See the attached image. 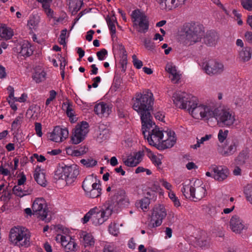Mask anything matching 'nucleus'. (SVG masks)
<instances>
[{
  "label": "nucleus",
  "instance_id": "e433bc0d",
  "mask_svg": "<svg viewBox=\"0 0 252 252\" xmlns=\"http://www.w3.org/2000/svg\"><path fill=\"white\" fill-rule=\"evenodd\" d=\"M46 73L42 69H37L32 75L33 79L36 83H40L45 80Z\"/></svg>",
  "mask_w": 252,
  "mask_h": 252
},
{
  "label": "nucleus",
  "instance_id": "37998d69",
  "mask_svg": "<svg viewBox=\"0 0 252 252\" xmlns=\"http://www.w3.org/2000/svg\"><path fill=\"white\" fill-rule=\"evenodd\" d=\"M108 230L109 232L114 236H117L119 233L118 224L115 222H111L109 224Z\"/></svg>",
  "mask_w": 252,
  "mask_h": 252
},
{
  "label": "nucleus",
  "instance_id": "6e6d98bb",
  "mask_svg": "<svg viewBox=\"0 0 252 252\" xmlns=\"http://www.w3.org/2000/svg\"><path fill=\"white\" fill-rule=\"evenodd\" d=\"M144 44L145 48L148 50H153L155 48L154 43L150 39H144Z\"/></svg>",
  "mask_w": 252,
  "mask_h": 252
},
{
  "label": "nucleus",
  "instance_id": "473e14b6",
  "mask_svg": "<svg viewBox=\"0 0 252 252\" xmlns=\"http://www.w3.org/2000/svg\"><path fill=\"white\" fill-rule=\"evenodd\" d=\"M194 185L195 184L192 186L189 184H182L183 187L181 188V191L186 198L191 200L193 191H194Z\"/></svg>",
  "mask_w": 252,
  "mask_h": 252
},
{
  "label": "nucleus",
  "instance_id": "603ef678",
  "mask_svg": "<svg viewBox=\"0 0 252 252\" xmlns=\"http://www.w3.org/2000/svg\"><path fill=\"white\" fill-rule=\"evenodd\" d=\"M228 131L227 130H225L223 131L222 129H220L219 131L218 138L219 141L222 143L224 140L226 138L227 136L228 135Z\"/></svg>",
  "mask_w": 252,
  "mask_h": 252
},
{
  "label": "nucleus",
  "instance_id": "6ab92c4d",
  "mask_svg": "<svg viewBox=\"0 0 252 252\" xmlns=\"http://www.w3.org/2000/svg\"><path fill=\"white\" fill-rule=\"evenodd\" d=\"M175 133L174 131H165L163 138L160 143L158 149H165L172 147L176 142Z\"/></svg>",
  "mask_w": 252,
  "mask_h": 252
},
{
  "label": "nucleus",
  "instance_id": "de8ad7c7",
  "mask_svg": "<svg viewBox=\"0 0 252 252\" xmlns=\"http://www.w3.org/2000/svg\"><path fill=\"white\" fill-rule=\"evenodd\" d=\"M96 210H98V209L96 207H94L92 209H91L84 217L82 219L83 223H86L90 220L92 221V217L94 212Z\"/></svg>",
  "mask_w": 252,
  "mask_h": 252
},
{
  "label": "nucleus",
  "instance_id": "864d4df0",
  "mask_svg": "<svg viewBox=\"0 0 252 252\" xmlns=\"http://www.w3.org/2000/svg\"><path fill=\"white\" fill-rule=\"evenodd\" d=\"M241 4L245 9L252 10V0H241Z\"/></svg>",
  "mask_w": 252,
  "mask_h": 252
},
{
  "label": "nucleus",
  "instance_id": "c756f323",
  "mask_svg": "<svg viewBox=\"0 0 252 252\" xmlns=\"http://www.w3.org/2000/svg\"><path fill=\"white\" fill-rule=\"evenodd\" d=\"M218 39L219 35L216 32L210 31L204 37V42L207 45L212 46L216 45Z\"/></svg>",
  "mask_w": 252,
  "mask_h": 252
},
{
  "label": "nucleus",
  "instance_id": "ea45409f",
  "mask_svg": "<svg viewBox=\"0 0 252 252\" xmlns=\"http://www.w3.org/2000/svg\"><path fill=\"white\" fill-rule=\"evenodd\" d=\"M106 21L112 35L115 34L116 32L115 23H117L115 17L107 16L106 18Z\"/></svg>",
  "mask_w": 252,
  "mask_h": 252
},
{
  "label": "nucleus",
  "instance_id": "4468645a",
  "mask_svg": "<svg viewBox=\"0 0 252 252\" xmlns=\"http://www.w3.org/2000/svg\"><path fill=\"white\" fill-rule=\"evenodd\" d=\"M56 240L61 243L65 252H76L78 248L75 240L69 236L58 234L56 237Z\"/></svg>",
  "mask_w": 252,
  "mask_h": 252
},
{
  "label": "nucleus",
  "instance_id": "4d7b16f0",
  "mask_svg": "<svg viewBox=\"0 0 252 252\" xmlns=\"http://www.w3.org/2000/svg\"><path fill=\"white\" fill-rule=\"evenodd\" d=\"M88 151V149L84 146L80 147L79 149H74V156L78 157L84 155Z\"/></svg>",
  "mask_w": 252,
  "mask_h": 252
},
{
  "label": "nucleus",
  "instance_id": "f03ea898",
  "mask_svg": "<svg viewBox=\"0 0 252 252\" xmlns=\"http://www.w3.org/2000/svg\"><path fill=\"white\" fill-rule=\"evenodd\" d=\"M204 32L202 25L192 22L187 23L183 28L181 41L186 45H192L201 41Z\"/></svg>",
  "mask_w": 252,
  "mask_h": 252
},
{
  "label": "nucleus",
  "instance_id": "b1692460",
  "mask_svg": "<svg viewBox=\"0 0 252 252\" xmlns=\"http://www.w3.org/2000/svg\"><path fill=\"white\" fill-rule=\"evenodd\" d=\"M186 0H157L162 9L170 10L183 4Z\"/></svg>",
  "mask_w": 252,
  "mask_h": 252
},
{
  "label": "nucleus",
  "instance_id": "4be33fe9",
  "mask_svg": "<svg viewBox=\"0 0 252 252\" xmlns=\"http://www.w3.org/2000/svg\"><path fill=\"white\" fill-rule=\"evenodd\" d=\"M144 147L142 150L139 151L133 154L128 156L127 159L124 160V162L126 165L129 167H134L138 164L142 160V158L145 154Z\"/></svg>",
  "mask_w": 252,
  "mask_h": 252
},
{
  "label": "nucleus",
  "instance_id": "423d86ee",
  "mask_svg": "<svg viewBox=\"0 0 252 252\" xmlns=\"http://www.w3.org/2000/svg\"><path fill=\"white\" fill-rule=\"evenodd\" d=\"M79 174V170L76 165L58 167L54 174V178L56 180H64L67 185L72 184Z\"/></svg>",
  "mask_w": 252,
  "mask_h": 252
},
{
  "label": "nucleus",
  "instance_id": "cd10ccee",
  "mask_svg": "<svg viewBox=\"0 0 252 252\" xmlns=\"http://www.w3.org/2000/svg\"><path fill=\"white\" fill-rule=\"evenodd\" d=\"M81 242L85 247L93 246L95 240L93 235L89 233L83 231L80 234Z\"/></svg>",
  "mask_w": 252,
  "mask_h": 252
},
{
  "label": "nucleus",
  "instance_id": "0eeeda50",
  "mask_svg": "<svg viewBox=\"0 0 252 252\" xmlns=\"http://www.w3.org/2000/svg\"><path fill=\"white\" fill-rule=\"evenodd\" d=\"M9 240L15 245L28 247L30 244V236L25 228L15 226L10 230Z\"/></svg>",
  "mask_w": 252,
  "mask_h": 252
},
{
  "label": "nucleus",
  "instance_id": "f704fd0d",
  "mask_svg": "<svg viewBox=\"0 0 252 252\" xmlns=\"http://www.w3.org/2000/svg\"><path fill=\"white\" fill-rule=\"evenodd\" d=\"M13 35L12 30L5 26L0 27V40L4 39L6 40L11 38Z\"/></svg>",
  "mask_w": 252,
  "mask_h": 252
},
{
  "label": "nucleus",
  "instance_id": "5701e85b",
  "mask_svg": "<svg viewBox=\"0 0 252 252\" xmlns=\"http://www.w3.org/2000/svg\"><path fill=\"white\" fill-rule=\"evenodd\" d=\"M111 105L104 102L96 104L94 107V113L100 117H108L111 112Z\"/></svg>",
  "mask_w": 252,
  "mask_h": 252
},
{
  "label": "nucleus",
  "instance_id": "e2e57ef3",
  "mask_svg": "<svg viewBox=\"0 0 252 252\" xmlns=\"http://www.w3.org/2000/svg\"><path fill=\"white\" fill-rule=\"evenodd\" d=\"M50 4H48L45 6H42L44 9L45 12L46 13L48 16L52 17L53 14V11L50 8Z\"/></svg>",
  "mask_w": 252,
  "mask_h": 252
},
{
  "label": "nucleus",
  "instance_id": "c9c22d12",
  "mask_svg": "<svg viewBox=\"0 0 252 252\" xmlns=\"http://www.w3.org/2000/svg\"><path fill=\"white\" fill-rule=\"evenodd\" d=\"M144 150L145 151V153L150 158L153 164L157 166L161 164V159L159 157L154 155L150 149L145 147Z\"/></svg>",
  "mask_w": 252,
  "mask_h": 252
},
{
  "label": "nucleus",
  "instance_id": "f3484780",
  "mask_svg": "<svg viewBox=\"0 0 252 252\" xmlns=\"http://www.w3.org/2000/svg\"><path fill=\"white\" fill-rule=\"evenodd\" d=\"M229 226L231 230L236 234H240L248 228V225L237 215H234L231 217L229 221Z\"/></svg>",
  "mask_w": 252,
  "mask_h": 252
},
{
  "label": "nucleus",
  "instance_id": "c85d7f7f",
  "mask_svg": "<svg viewBox=\"0 0 252 252\" xmlns=\"http://www.w3.org/2000/svg\"><path fill=\"white\" fill-rule=\"evenodd\" d=\"M33 47L28 41H24L20 45V54L24 57H29L33 54Z\"/></svg>",
  "mask_w": 252,
  "mask_h": 252
},
{
  "label": "nucleus",
  "instance_id": "0e129e2a",
  "mask_svg": "<svg viewBox=\"0 0 252 252\" xmlns=\"http://www.w3.org/2000/svg\"><path fill=\"white\" fill-rule=\"evenodd\" d=\"M7 100H8V102L9 104H10L11 108L13 110L16 111L17 109V107L15 103V102L16 101L15 100V98H9L8 97V98H7Z\"/></svg>",
  "mask_w": 252,
  "mask_h": 252
},
{
  "label": "nucleus",
  "instance_id": "f8f14e48",
  "mask_svg": "<svg viewBox=\"0 0 252 252\" xmlns=\"http://www.w3.org/2000/svg\"><path fill=\"white\" fill-rule=\"evenodd\" d=\"M203 69L206 74L213 76L222 74L225 70V67L222 63L211 60L204 64Z\"/></svg>",
  "mask_w": 252,
  "mask_h": 252
},
{
  "label": "nucleus",
  "instance_id": "9b49d317",
  "mask_svg": "<svg viewBox=\"0 0 252 252\" xmlns=\"http://www.w3.org/2000/svg\"><path fill=\"white\" fill-rule=\"evenodd\" d=\"M194 96L191 94L184 92L175 93L173 95V101L176 107L188 109L190 105V102Z\"/></svg>",
  "mask_w": 252,
  "mask_h": 252
},
{
  "label": "nucleus",
  "instance_id": "2eb2a0df",
  "mask_svg": "<svg viewBox=\"0 0 252 252\" xmlns=\"http://www.w3.org/2000/svg\"><path fill=\"white\" fill-rule=\"evenodd\" d=\"M112 212V209L110 206H104L99 212L96 210L93 215V223L96 226L102 224L108 219Z\"/></svg>",
  "mask_w": 252,
  "mask_h": 252
},
{
  "label": "nucleus",
  "instance_id": "69168bd1",
  "mask_svg": "<svg viewBox=\"0 0 252 252\" xmlns=\"http://www.w3.org/2000/svg\"><path fill=\"white\" fill-rule=\"evenodd\" d=\"M155 117L157 120L163 121L164 118V114L162 112H158L155 114Z\"/></svg>",
  "mask_w": 252,
  "mask_h": 252
},
{
  "label": "nucleus",
  "instance_id": "393cba45",
  "mask_svg": "<svg viewBox=\"0 0 252 252\" xmlns=\"http://www.w3.org/2000/svg\"><path fill=\"white\" fill-rule=\"evenodd\" d=\"M113 201L120 206L127 205L129 203V199L124 190H118L113 197Z\"/></svg>",
  "mask_w": 252,
  "mask_h": 252
},
{
  "label": "nucleus",
  "instance_id": "a211bd4d",
  "mask_svg": "<svg viewBox=\"0 0 252 252\" xmlns=\"http://www.w3.org/2000/svg\"><path fill=\"white\" fill-rule=\"evenodd\" d=\"M68 136V131L66 128H62L59 126L55 127L53 131L50 134L49 139L55 142H61Z\"/></svg>",
  "mask_w": 252,
  "mask_h": 252
},
{
  "label": "nucleus",
  "instance_id": "3c124183",
  "mask_svg": "<svg viewBox=\"0 0 252 252\" xmlns=\"http://www.w3.org/2000/svg\"><path fill=\"white\" fill-rule=\"evenodd\" d=\"M150 203V199L148 197H145L140 201V207L143 211H145V210H147L148 209Z\"/></svg>",
  "mask_w": 252,
  "mask_h": 252
},
{
  "label": "nucleus",
  "instance_id": "c03bdc74",
  "mask_svg": "<svg viewBox=\"0 0 252 252\" xmlns=\"http://www.w3.org/2000/svg\"><path fill=\"white\" fill-rule=\"evenodd\" d=\"M168 196L169 198L173 202L174 206L176 207H178L181 206V203L179 198L176 196L175 194L173 191H169Z\"/></svg>",
  "mask_w": 252,
  "mask_h": 252
},
{
  "label": "nucleus",
  "instance_id": "79ce46f5",
  "mask_svg": "<svg viewBox=\"0 0 252 252\" xmlns=\"http://www.w3.org/2000/svg\"><path fill=\"white\" fill-rule=\"evenodd\" d=\"M246 198L252 204V185H248L244 189Z\"/></svg>",
  "mask_w": 252,
  "mask_h": 252
},
{
  "label": "nucleus",
  "instance_id": "20e7f679",
  "mask_svg": "<svg viewBox=\"0 0 252 252\" xmlns=\"http://www.w3.org/2000/svg\"><path fill=\"white\" fill-rule=\"evenodd\" d=\"M211 118H215L218 125L222 127H231L236 122L234 112L226 106L213 107Z\"/></svg>",
  "mask_w": 252,
  "mask_h": 252
},
{
  "label": "nucleus",
  "instance_id": "4c0bfd02",
  "mask_svg": "<svg viewBox=\"0 0 252 252\" xmlns=\"http://www.w3.org/2000/svg\"><path fill=\"white\" fill-rule=\"evenodd\" d=\"M83 4L82 0H70L69 2V8L72 11V13H76L81 9Z\"/></svg>",
  "mask_w": 252,
  "mask_h": 252
},
{
  "label": "nucleus",
  "instance_id": "a18cd8bd",
  "mask_svg": "<svg viewBox=\"0 0 252 252\" xmlns=\"http://www.w3.org/2000/svg\"><path fill=\"white\" fill-rule=\"evenodd\" d=\"M249 158L248 154L245 152L240 153L237 158L238 164H243L246 163Z\"/></svg>",
  "mask_w": 252,
  "mask_h": 252
},
{
  "label": "nucleus",
  "instance_id": "7ed1b4c3",
  "mask_svg": "<svg viewBox=\"0 0 252 252\" xmlns=\"http://www.w3.org/2000/svg\"><path fill=\"white\" fill-rule=\"evenodd\" d=\"M142 133L145 139H147L150 145L157 147H159L160 142L163 138L164 131L160 129L152 119L142 122Z\"/></svg>",
  "mask_w": 252,
  "mask_h": 252
},
{
  "label": "nucleus",
  "instance_id": "13d9d810",
  "mask_svg": "<svg viewBox=\"0 0 252 252\" xmlns=\"http://www.w3.org/2000/svg\"><path fill=\"white\" fill-rule=\"evenodd\" d=\"M107 51L105 49H102L100 51L96 53L97 58L100 61H103L107 55Z\"/></svg>",
  "mask_w": 252,
  "mask_h": 252
},
{
  "label": "nucleus",
  "instance_id": "052dcab7",
  "mask_svg": "<svg viewBox=\"0 0 252 252\" xmlns=\"http://www.w3.org/2000/svg\"><path fill=\"white\" fill-rule=\"evenodd\" d=\"M160 182L161 185L166 189L169 190V191H172V186L169 183L163 179L160 180Z\"/></svg>",
  "mask_w": 252,
  "mask_h": 252
},
{
  "label": "nucleus",
  "instance_id": "a19ab883",
  "mask_svg": "<svg viewBox=\"0 0 252 252\" xmlns=\"http://www.w3.org/2000/svg\"><path fill=\"white\" fill-rule=\"evenodd\" d=\"M63 109L65 110L66 114L69 118L74 116V111L72 109V104L68 102H63L62 104Z\"/></svg>",
  "mask_w": 252,
  "mask_h": 252
},
{
  "label": "nucleus",
  "instance_id": "1a4fd4ad",
  "mask_svg": "<svg viewBox=\"0 0 252 252\" xmlns=\"http://www.w3.org/2000/svg\"><path fill=\"white\" fill-rule=\"evenodd\" d=\"M133 26L136 30L141 33L146 32L149 29V21L145 14L139 10H133L131 14Z\"/></svg>",
  "mask_w": 252,
  "mask_h": 252
},
{
  "label": "nucleus",
  "instance_id": "ddd939ff",
  "mask_svg": "<svg viewBox=\"0 0 252 252\" xmlns=\"http://www.w3.org/2000/svg\"><path fill=\"white\" fill-rule=\"evenodd\" d=\"M32 210L33 215H36L42 220L46 221L48 209L46 201L43 198H37L33 201Z\"/></svg>",
  "mask_w": 252,
  "mask_h": 252
},
{
  "label": "nucleus",
  "instance_id": "774afa93",
  "mask_svg": "<svg viewBox=\"0 0 252 252\" xmlns=\"http://www.w3.org/2000/svg\"><path fill=\"white\" fill-rule=\"evenodd\" d=\"M103 252H117L112 247L110 246H105L103 250Z\"/></svg>",
  "mask_w": 252,
  "mask_h": 252
},
{
  "label": "nucleus",
  "instance_id": "aec40b11",
  "mask_svg": "<svg viewBox=\"0 0 252 252\" xmlns=\"http://www.w3.org/2000/svg\"><path fill=\"white\" fill-rule=\"evenodd\" d=\"M238 141L236 139L227 140L222 148L218 149L219 152L224 156H228L234 153L238 146Z\"/></svg>",
  "mask_w": 252,
  "mask_h": 252
},
{
  "label": "nucleus",
  "instance_id": "49530a36",
  "mask_svg": "<svg viewBox=\"0 0 252 252\" xmlns=\"http://www.w3.org/2000/svg\"><path fill=\"white\" fill-rule=\"evenodd\" d=\"M80 162L87 167H93L97 163V161L93 158L82 159Z\"/></svg>",
  "mask_w": 252,
  "mask_h": 252
},
{
  "label": "nucleus",
  "instance_id": "6e6552de",
  "mask_svg": "<svg viewBox=\"0 0 252 252\" xmlns=\"http://www.w3.org/2000/svg\"><path fill=\"white\" fill-rule=\"evenodd\" d=\"M82 187L85 195L89 198H96L101 194V185L97 183L93 176L87 177L83 182Z\"/></svg>",
  "mask_w": 252,
  "mask_h": 252
},
{
  "label": "nucleus",
  "instance_id": "09e8293b",
  "mask_svg": "<svg viewBox=\"0 0 252 252\" xmlns=\"http://www.w3.org/2000/svg\"><path fill=\"white\" fill-rule=\"evenodd\" d=\"M96 210H98V209L96 207H94L92 209H91L84 217L82 219L83 223H86L90 220L92 221V217L94 212Z\"/></svg>",
  "mask_w": 252,
  "mask_h": 252
},
{
  "label": "nucleus",
  "instance_id": "9d476101",
  "mask_svg": "<svg viewBox=\"0 0 252 252\" xmlns=\"http://www.w3.org/2000/svg\"><path fill=\"white\" fill-rule=\"evenodd\" d=\"M166 215L167 213L163 205H158L155 206L148 223V228L151 229L159 226Z\"/></svg>",
  "mask_w": 252,
  "mask_h": 252
},
{
  "label": "nucleus",
  "instance_id": "58836bf2",
  "mask_svg": "<svg viewBox=\"0 0 252 252\" xmlns=\"http://www.w3.org/2000/svg\"><path fill=\"white\" fill-rule=\"evenodd\" d=\"M24 117L23 114H21L16 117L15 120L11 124V129L14 131H17L21 127V125L23 122Z\"/></svg>",
  "mask_w": 252,
  "mask_h": 252
},
{
  "label": "nucleus",
  "instance_id": "dca6fc26",
  "mask_svg": "<svg viewBox=\"0 0 252 252\" xmlns=\"http://www.w3.org/2000/svg\"><path fill=\"white\" fill-rule=\"evenodd\" d=\"M88 126L89 125L86 122H82L81 124L76 126L71 137L73 144H77L83 141L88 132Z\"/></svg>",
  "mask_w": 252,
  "mask_h": 252
},
{
  "label": "nucleus",
  "instance_id": "a878e982",
  "mask_svg": "<svg viewBox=\"0 0 252 252\" xmlns=\"http://www.w3.org/2000/svg\"><path fill=\"white\" fill-rule=\"evenodd\" d=\"M166 71L169 74V77L174 83H178L180 74L177 72L176 67L171 63H168L165 67Z\"/></svg>",
  "mask_w": 252,
  "mask_h": 252
},
{
  "label": "nucleus",
  "instance_id": "412c9836",
  "mask_svg": "<svg viewBox=\"0 0 252 252\" xmlns=\"http://www.w3.org/2000/svg\"><path fill=\"white\" fill-rule=\"evenodd\" d=\"M212 170L214 172V179L219 182L223 181L229 175L228 169L225 166L214 165Z\"/></svg>",
  "mask_w": 252,
  "mask_h": 252
},
{
  "label": "nucleus",
  "instance_id": "338daca9",
  "mask_svg": "<svg viewBox=\"0 0 252 252\" xmlns=\"http://www.w3.org/2000/svg\"><path fill=\"white\" fill-rule=\"evenodd\" d=\"M245 37L246 40L252 43V32H247L245 34Z\"/></svg>",
  "mask_w": 252,
  "mask_h": 252
},
{
  "label": "nucleus",
  "instance_id": "bf43d9fd",
  "mask_svg": "<svg viewBox=\"0 0 252 252\" xmlns=\"http://www.w3.org/2000/svg\"><path fill=\"white\" fill-rule=\"evenodd\" d=\"M35 130L36 131V134L39 137H41L42 135V126L41 124L39 123H36L35 124Z\"/></svg>",
  "mask_w": 252,
  "mask_h": 252
},
{
  "label": "nucleus",
  "instance_id": "680f3d73",
  "mask_svg": "<svg viewBox=\"0 0 252 252\" xmlns=\"http://www.w3.org/2000/svg\"><path fill=\"white\" fill-rule=\"evenodd\" d=\"M38 23L37 20H35L34 18H31L28 23V26L31 29L34 28L35 27Z\"/></svg>",
  "mask_w": 252,
  "mask_h": 252
},
{
  "label": "nucleus",
  "instance_id": "72a5a7b5",
  "mask_svg": "<svg viewBox=\"0 0 252 252\" xmlns=\"http://www.w3.org/2000/svg\"><path fill=\"white\" fill-rule=\"evenodd\" d=\"M252 57V50L250 47H245L239 52V58L243 62L249 61Z\"/></svg>",
  "mask_w": 252,
  "mask_h": 252
},
{
  "label": "nucleus",
  "instance_id": "f257e3e1",
  "mask_svg": "<svg viewBox=\"0 0 252 252\" xmlns=\"http://www.w3.org/2000/svg\"><path fill=\"white\" fill-rule=\"evenodd\" d=\"M154 101L153 94L149 90L136 94L133 108L140 115L142 122L152 119L150 111Z\"/></svg>",
  "mask_w": 252,
  "mask_h": 252
},
{
  "label": "nucleus",
  "instance_id": "39448f33",
  "mask_svg": "<svg viewBox=\"0 0 252 252\" xmlns=\"http://www.w3.org/2000/svg\"><path fill=\"white\" fill-rule=\"evenodd\" d=\"M190 103L187 110L194 118L207 120L211 118L213 114V106L210 105L199 104L198 100L195 96L191 100Z\"/></svg>",
  "mask_w": 252,
  "mask_h": 252
},
{
  "label": "nucleus",
  "instance_id": "8fccbe9b",
  "mask_svg": "<svg viewBox=\"0 0 252 252\" xmlns=\"http://www.w3.org/2000/svg\"><path fill=\"white\" fill-rule=\"evenodd\" d=\"M211 134H207L205 136L202 137L200 139H198L197 138V143L192 145L191 147L193 149H197L200 146L201 144H203L205 141L209 140L211 138Z\"/></svg>",
  "mask_w": 252,
  "mask_h": 252
},
{
  "label": "nucleus",
  "instance_id": "7c9ffc66",
  "mask_svg": "<svg viewBox=\"0 0 252 252\" xmlns=\"http://www.w3.org/2000/svg\"><path fill=\"white\" fill-rule=\"evenodd\" d=\"M33 191V188L30 187L28 189H22L20 186H15L13 189V192L15 195L22 197L24 196L31 194Z\"/></svg>",
  "mask_w": 252,
  "mask_h": 252
},
{
  "label": "nucleus",
  "instance_id": "5fc2aeb1",
  "mask_svg": "<svg viewBox=\"0 0 252 252\" xmlns=\"http://www.w3.org/2000/svg\"><path fill=\"white\" fill-rule=\"evenodd\" d=\"M132 58L134 66L137 69L141 68L143 66L142 62L138 60L135 55H132Z\"/></svg>",
  "mask_w": 252,
  "mask_h": 252
},
{
  "label": "nucleus",
  "instance_id": "bb28decb",
  "mask_svg": "<svg viewBox=\"0 0 252 252\" xmlns=\"http://www.w3.org/2000/svg\"><path fill=\"white\" fill-rule=\"evenodd\" d=\"M206 195V189L205 186L201 185V186H196L194 185V191L191 200L194 201L200 200L204 198Z\"/></svg>",
  "mask_w": 252,
  "mask_h": 252
},
{
  "label": "nucleus",
  "instance_id": "2f4dec72",
  "mask_svg": "<svg viewBox=\"0 0 252 252\" xmlns=\"http://www.w3.org/2000/svg\"><path fill=\"white\" fill-rule=\"evenodd\" d=\"M34 178L38 184L41 186L45 187L46 185L47 181L45 178V173L40 169L36 168L34 173Z\"/></svg>",
  "mask_w": 252,
  "mask_h": 252
}]
</instances>
